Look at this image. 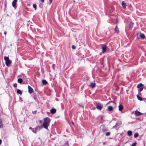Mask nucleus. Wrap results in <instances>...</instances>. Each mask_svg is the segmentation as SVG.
Wrapping results in <instances>:
<instances>
[{
	"instance_id": "1",
	"label": "nucleus",
	"mask_w": 146,
	"mask_h": 146,
	"mask_svg": "<svg viewBox=\"0 0 146 146\" xmlns=\"http://www.w3.org/2000/svg\"><path fill=\"white\" fill-rule=\"evenodd\" d=\"M50 120V118L48 117L45 118L44 119L42 125L45 129L47 130H48V128L49 125Z\"/></svg>"
},
{
	"instance_id": "2",
	"label": "nucleus",
	"mask_w": 146,
	"mask_h": 146,
	"mask_svg": "<svg viewBox=\"0 0 146 146\" xmlns=\"http://www.w3.org/2000/svg\"><path fill=\"white\" fill-rule=\"evenodd\" d=\"M4 59L5 61V64L7 66H9V64L11 63V61L9 59L8 57L5 56Z\"/></svg>"
},
{
	"instance_id": "3",
	"label": "nucleus",
	"mask_w": 146,
	"mask_h": 146,
	"mask_svg": "<svg viewBox=\"0 0 146 146\" xmlns=\"http://www.w3.org/2000/svg\"><path fill=\"white\" fill-rule=\"evenodd\" d=\"M96 106L97 108L99 110H101L103 107L100 104H96Z\"/></svg>"
},
{
	"instance_id": "4",
	"label": "nucleus",
	"mask_w": 146,
	"mask_h": 146,
	"mask_svg": "<svg viewBox=\"0 0 146 146\" xmlns=\"http://www.w3.org/2000/svg\"><path fill=\"white\" fill-rule=\"evenodd\" d=\"M17 1V0H14L12 3V6L15 9H16V3Z\"/></svg>"
},
{
	"instance_id": "5",
	"label": "nucleus",
	"mask_w": 146,
	"mask_h": 146,
	"mask_svg": "<svg viewBox=\"0 0 146 146\" xmlns=\"http://www.w3.org/2000/svg\"><path fill=\"white\" fill-rule=\"evenodd\" d=\"M142 114V113L139 111H135V115L136 116H138Z\"/></svg>"
},
{
	"instance_id": "6",
	"label": "nucleus",
	"mask_w": 146,
	"mask_h": 146,
	"mask_svg": "<svg viewBox=\"0 0 146 146\" xmlns=\"http://www.w3.org/2000/svg\"><path fill=\"white\" fill-rule=\"evenodd\" d=\"M28 91L29 93L31 94L33 92V89L29 86H28Z\"/></svg>"
},
{
	"instance_id": "7",
	"label": "nucleus",
	"mask_w": 146,
	"mask_h": 146,
	"mask_svg": "<svg viewBox=\"0 0 146 146\" xmlns=\"http://www.w3.org/2000/svg\"><path fill=\"white\" fill-rule=\"evenodd\" d=\"M106 45H103L102 47V52L103 53H104L106 50Z\"/></svg>"
},
{
	"instance_id": "8",
	"label": "nucleus",
	"mask_w": 146,
	"mask_h": 146,
	"mask_svg": "<svg viewBox=\"0 0 146 146\" xmlns=\"http://www.w3.org/2000/svg\"><path fill=\"white\" fill-rule=\"evenodd\" d=\"M50 112L52 114H54L56 112V110L54 108H52L50 110Z\"/></svg>"
},
{
	"instance_id": "9",
	"label": "nucleus",
	"mask_w": 146,
	"mask_h": 146,
	"mask_svg": "<svg viewBox=\"0 0 146 146\" xmlns=\"http://www.w3.org/2000/svg\"><path fill=\"white\" fill-rule=\"evenodd\" d=\"M121 5L125 9L126 8V4L124 1H123L121 3Z\"/></svg>"
},
{
	"instance_id": "10",
	"label": "nucleus",
	"mask_w": 146,
	"mask_h": 146,
	"mask_svg": "<svg viewBox=\"0 0 146 146\" xmlns=\"http://www.w3.org/2000/svg\"><path fill=\"white\" fill-rule=\"evenodd\" d=\"M90 86L91 87L93 88L95 86V84L94 83L92 82H90Z\"/></svg>"
},
{
	"instance_id": "11",
	"label": "nucleus",
	"mask_w": 146,
	"mask_h": 146,
	"mask_svg": "<svg viewBox=\"0 0 146 146\" xmlns=\"http://www.w3.org/2000/svg\"><path fill=\"white\" fill-rule=\"evenodd\" d=\"M139 36L142 39H143L145 38V35L143 33H141L139 35Z\"/></svg>"
},
{
	"instance_id": "12",
	"label": "nucleus",
	"mask_w": 146,
	"mask_h": 146,
	"mask_svg": "<svg viewBox=\"0 0 146 146\" xmlns=\"http://www.w3.org/2000/svg\"><path fill=\"white\" fill-rule=\"evenodd\" d=\"M132 131H130L129 130L127 132V135H128L129 136H130L132 135Z\"/></svg>"
},
{
	"instance_id": "13",
	"label": "nucleus",
	"mask_w": 146,
	"mask_h": 146,
	"mask_svg": "<svg viewBox=\"0 0 146 146\" xmlns=\"http://www.w3.org/2000/svg\"><path fill=\"white\" fill-rule=\"evenodd\" d=\"M42 83L43 85H46L47 84V82L45 80H42Z\"/></svg>"
},
{
	"instance_id": "14",
	"label": "nucleus",
	"mask_w": 146,
	"mask_h": 146,
	"mask_svg": "<svg viewBox=\"0 0 146 146\" xmlns=\"http://www.w3.org/2000/svg\"><path fill=\"white\" fill-rule=\"evenodd\" d=\"M123 106L121 105H119V111H121L123 109Z\"/></svg>"
},
{
	"instance_id": "15",
	"label": "nucleus",
	"mask_w": 146,
	"mask_h": 146,
	"mask_svg": "<svg viewBox=\"0 0 146 146\" xmlns=\"http://www.w3.org/2000/svg\"><path fill=\"white\" fill-rule=\"evenodd\" d=\"M36 131H37V129L36 128H33L32 129V131L34 133H36Z\"/></svg>"
},
{
	"instance_id": "16",
	"label": "nucleus",
	"mask_w": 146,
	"mask_h": 146,
	"mask_svg": "<svg viewBox=\"0 0 146 146\" xmlns=\"http://www.w3.org/2000/svg\"><path fill=\"white\" fill-rule=\"evenodd\" d=\"M115 32L117 33H118L119 32V30L117 28V25L115 27Z\"/></svg>"
},
{
	"instance_id": "17",
	"label": "nucleus",
	"mask_w": 146,
	"mask_h": 146,
	"mask_svg": "<svg viewBox=\"0 0 146 146\" xmlns=\"http://www.w3.org/2000/svg\"><path fill=\"white\" fill-rule=\"evenodd\" d=\"M23 81V80L21 78H19L18 79V82L19 83H21Z\"/></svg>"
},
{
	"instance_id": "18",
	"label": "nucleus",
	"mask_w": 146,
	"mask_h": 146,
	"mask_svg": "<svg viewBox=\"0 0 146 146\" xmlns=\"http://www.w3.org/2000/svg\"><path fill=\"white\" fill-rule=\"evenodd\" d=\"M143 85L141 83H140L139 84H138L137 86V88H140L141 86H143Z\"/></svg>"
},
{
	"instance_id": "19",
	"label": "nucleus",
	"mask_w": 146,
	"mask_h": 146,
	"mask_svg": "<svg viewBox=\"0 0 146 146\" xmlns=\"http://www.w3.org/2000/svg\"><path fill=\"white\" fill-rule=\"evenodd\" d=\"M108 110L109 111H111L113 110V108L111 106H109L108 107Z\"/></svg>"
},
{
	"instance_id": "20",
	"label": "nucleus",
	"mask_w": 146,
	"mask_h": 146,
	"mask_svg": "<svg viewBox=\"0 0 146 146\" xmlns=\"http://www.w3.org/2000/svg\"><path fill=\"white\" fill-rule=\"evenodd\" d=\"M139 136V134L137 133H135L134 135V137L135 138L137 137H138Z\"/></svg>"
},
{
	"instance_id": "21",
	"label": "nucleus",
	"mask_w": 146,
	"mask_h": 146,
	"mask_svg": "<svg viewBox=\"0 0 146 146\" xmlns=\"http://www.w3.org/2000/svg\"><path fill=\"white\" fill-rule=\"evenodd\" d=\"M17 93L20 94H22V92L19 89L17 90Z\"/></svg>"
},
{
	"instance_id": "22",
	"label": "nucleus",
	"mask_w": 146,
	"mask_h": 146,
	"mask_svg": "<svg viewBox=\"0 0 146 146\" xmlns=\"http://www.w3.org/2000/svg\"><path fill=\"white\" fill-rule=\"evenodd\" d=\"M137 99L141 101H142V98H141L140 96H139L138 95H137Z\"/></svg>"
},
{
	"instance_id": "23",
	"label": "nucleus",
	"mask_w": 146,
	"mask_h": 146,
	"mask_svg": "<svg viewBox=\"0 0 146 146\" xmlns=\"http://www.w3.org/2000/svg\"><path fill=\"white\" fill-rule=\"evenodd\" d=\"M33 8L35 9V10H36V5L35 4H34L33 5Z\"/></svg>"
},
{
	"instance_id": "24",
	"label": "nucleus",
	"mask_w": 146,
	"mask_h": 146,
	"mask_svg": "<svg viewBox=\"0 0 146 146\" xmlns=\"http://www.w3.org/2000/svg\"><path fill=\"white\" fill-rule=\"evenodd\" d=\"M116 125L117 126H120L121 125V124L120 123V122H117L116 124Z\"/></svg>"
},
{
	"instance_id": "25",
	"label": "nucleus",
	"mask_w": 146,
	"mask_h": 146,
	"mask_svg": "<svg viewBox=\"0 0 146 146\" xmlns=\"http://www.w3.org/2000/svg\"><path fill=\"white\" fill-rule=\"evenodd\" d=\"M3 127V125L1 121V119H0V127Z\"/></svg>"
},
{
	"instance_id": "26",
	"label": "nucleus",
	"mask_w": 146,
	"mask_h": 146,
	"mask_svg": "<svg viewBox=\"0 0 146 146\" xmlns=\"http://www.w3.org/2000/svg\"><path fill=\"white\" fill-rule=\"evenodd\" d=\"M110 134V132H107L106 133V135L107 136H109Z\"/></svg>"
},
{
	"instance_id": "27",
	"label": "nucleus",
	"mask_w": 146,
	"mask_h": 146,
	"mask_svg": "<svg viewBox=\"0 0 146 146\" xmlns=\"http://www.w3.org/2000/svg\"><path fill=\"white\" fill-rule=\"evenodd\" d=\"M104 116L103 115H101V119L104 120Z\"/></svg>"
},
{
	"instance_id": "28",
	"label": "nucleus",
	"mask_w": 146,
	"mask_h": 146,
	"mask_svg": "<svg viewBox=\"0 0 146 146\" xmlns=\"http://www.w3.org/2000/svg\"><path fill=\"white\" fill-rule=\"evenodd\" d=\"M137 143L136 142L132 144L131 145V146H135Z\"/></svg>"
},
{
	"instance_id": "29",
	"label": "nucleus",
	"mask_w": 146,
	"mask_h": 146,
	"mask_svg": "<svg viewBox=\"0 0 146 146\" xmlns=\"http://www.w3.org/2000/svg\"><path fill=\"white\" fill-rule=\"evenodd\" d=\"M17 84H13V87L15 88L17 86Z\"/></svg>"
},
{
	"instance_id": "30",
	"label": "nucleus",
	"mask_w": 146,
	"mask_h": 146,
	"mask_svg": "<svg viewBox=\"0 0 146 146\" xmlns=\"http://www.w3.org/2000/svg\"><path fill=\"white\" fill-rule=\"evenodd\" d=\"M72 48L73 49H75V48H76V46L73 45H72Z\"/></svg>"
},
{
	"instance_id": "31",
	"label": "nucleus",
	"mask_w": 146,
	"mask_h": 146,
	"mask_svg": "<svg viewBox=\"0 0 146 146\" xmlns=\"http://www.w3.org/2000/svg\"><path fill=\"white\" fill-rule=\"evenodd\" d=\"M143 88H140L139 89V91L140 92H141L143 90Z\"/></svg>"
},
{
	"instance_id": "32",
	"label": "nucleus",
	"mask_w": 146,
	"mask_h": 146,
	"mask_svg": "<svg viewBox=\"0 0 146 146\" xmlns=\"http://www.w3.org/2000/svg\"><path fill=\"white\" fill-rule=\"evenodd\" d=\"M54 66H55V65L54 64H53L52 65V67L53 69H54Z\"/></svg>"
},
{
	"instance_id": "33",
	"label": "nucleus",
	"mask_w": 146,
	"mask_h": 146,
	"mask_svg": "<svg viewBox=\"0 0 146 146\" xmlns=\"http://www.w3.org/2000/svg\"><path fill=\"white\" fill-rule=\"evenodd\" d=\"M36 112H37L36 111H33L32 112L33 113L35 114L36 113Z\"/></svg>"
},
{
	"instance_id": "34",
	"label": "nucleus",
	"mask_w": 146,
	"mask_h": 146,
	"mask_svg": "<svg viewBox=\"0 0 146 146\" xmlns=\"http://www.w3.org/2000/svg\"><path fill=\"white\" fill-rule=\"evenodd\" d=\"M65 145V146H69V145H68V142H66V145Z\"/></svg>"
},
{
	"instance_id": "35",
	"label": "nucleus",
	"mask_w": 146,
	"mask_h": 146,
	"mask_svg": "<svg viewBox=\"0 0 146 146\" xmlns=\"http://www.w3.org/2000/svg\"><path fill=\"white\" fill-rule=\"evenodd\" d=\"M41 2L42 3H43L44 2V0H40Z\"/></svg>"
},
{
	"instance_id": "36",
	"label": "nucleus",
	"mask_w": 146,
	"mask_h": 146,
	"mask_svg": "<svg viewBox=\"0 0 146 146\" xmlns=\"http://www.w3.org/2000/svg\"><path fill=\"white\" fill-rule=\"evenodd\" d=\"M50 3H51L52 2V0H49Z\"/></svg>"
},
{
	"instance_id": "37",
	"label": "nucleus",
	"mask_w": 146,
	"mask_h": 146,
	"mask_svg": "<svg viewBox=\"0 0 146 146\" xmlns=\"http://www.w3.org/2000/svg\"><path fill=\"white\" fill-rule=\"evenodd\" d=\"M2 142V141L0 139V145L1 144Z\"/></svg>"
},
{
	"instance_id": "38",
	"label": "nucleus",
	"mask_w": 146,
	"mask_h": 146,
	"mask_svg": "<svg viewBox=\"0 0 146 146\" xmlns=\"http://www.w3.org/2000/svg\"><path fill=\"white\" fill-rule=\"evenodd\" d=\"M32 129V127H29V129Z\"/></svg>"
},
{
	"instance_id": "39",
	"label": "nucleus",
	"mask_w": 146,
	"mask_h": 146,
	"mask_svg": "<svg viewBox=\"0 0 146 146\" xmlns=\"http://www.w3.org/2000/svg\"><path fill=\"white\" fill-rule=\"evenodd\" d=\"M4 34H5V35H6V32H4Z\"/></svg>"
},
{
	"instance_id": "40",
	"label": "nucleus",
	"mask_w": 146,
	"mask_h": 146,
	"mask_svg": "<svg viewBox=\"0 0 146 146\" xmlns=\"http://www.w3.org/2000/svg\"><path fill=\"white\" fill-rule=\"evenodd\" d=\"M56 100H57V101H58V99H57V98H56Z\"/></svg>"
},
{
	"instance_id": "41",
	"label": "nucleus",
	"mask_w": 146,
	"mask_h": 146,
	"mask_svg": "<svg viewBox=\"0 0 146 146\" xmlns=\"http://www.w3.org/2000/svg\"><path fill=\"white\" fill-rule=\"evenodd\" d=\"M40 6H41V5H39V7H40V8H41V7Z\"/></svg>"
},
{
	"instance_id": "42",
	"label": "nucleus",
	"mask_w": 146,
	"mask_h": 146,
	"mask_svg": "<svg viewBox=\"0 0 146 146\" xmlns=\"http://www.w3.org/2000/svg\"><path fill=\"white\" fill-rule=\"evenodd\" d=\"M40 6H41V5H39V7H40V8H41V7Z\"/></svg>"
},
{
	"instance_id": "43",
	"label": "nucleus",
	"mask_w": 146,
	"mask_h": 146,
	"mask_svg": "<svg viewBox=\"0 0 146 146\" xmlns=\"http://www.w3.org/2000/svg\"><path fill=\"white\" fill-rule=\"evenodd\" d=\"M40 123H41V121H40Z\"/></svg>"
},
{
	"instance_id": "44",
	"label": "nucleus",
	"mask_w": 146,
	"mask_h": 146,
	"mask_svg": "<svg viewBox=\"0 0 146 146\" xmlns=\"http://www.w3.org/2000/svg\"><path fill=\"white\" fill-rule=\"evenodd\" d=\"M72 124H73V123L72 122Z\"/></svg>"
}]
</instances>
